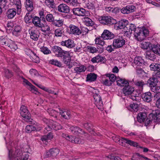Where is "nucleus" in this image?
<instances>
[{"label": "nucleus", "instance_id": "obj_15", "mask_svg": "<svg viewBox=\"0 0 160 160\" xmlns=\"http://www.w3.org/2000/svg\"><path fill=\"white\" fill-rule=\"evenodd\" d=\"M69 28L70 34L76 35H79L80 34V30L77 26L73 24H70Z\"/></svg>", "mask_w": 160, "mask_h": 160}, {"label": "nucleus", "instance_id": "obj_25", "mask_svg": "<svg viewBox=\"0 0 160 160\" xmlns=\"http://www.w3.org/2000/svg\"><path fill=\"white\" fill-rule=\"evenodd\" d=\"M17 13L16 10L15 8H12L8 9L7 12V16L9 19L13 18Z\"/></svg>", "mask_w": 160, "mask_h": 160}, {"label": "nucleus", "instance_id": "obj_26", "mask_svg": "<svg viewBox=\"0 0 160 160\" xmlns=\"http://www.w3.org/2000/svg\"><path fill=\"white\" fill-rule=\"evenodd\" d=\"M128 21L127 20H121L118 22L117 27L119 29H124L125 30V28L127 27V25L128 24Z\"/></svg>", "mask_w": 160, "mask_h": 160}, {"label": "nucleus", "instance_id": "obj_42", "mask_svg": "<svg viewBox=\"0 0 160 160\" xmlns=\"http://www.w3.org/2000/svg\"><path fill=\"white\" fill-rule=\"evenodd\" d=\"M4 76L8 79L11 78L13 76L12 72L8 69H4Z\"/></svg>", "mask_w": 160, "mask_h": 160}, {"label": "nucleus", "instance_id": "obj_13", "mask_svg": "<svg viewBox=\"0 0 160 160\" xmlns=\"http://www.w3.org/2000/svg\"><path fill=\"white\" fill-rule=\"evenodd\" d=\"M144 62L142 57H136L134 59L133 66L136 68L142 66L144 65Z\"/></svg>", "mask_w": 160, "mask_h": 160}, {"label": "nucleus", "instance_id": "obj_29", "mask_svg": "<svg viewBox=\"0 0 160 160\" xmlns=\"http://www.w3.org/2000/svg\"><path fill=\"white\" fill-rule=\"evenodd\" d=\"M146 58L151 60H153L156 58V57L155 53L152 49L150 51H147L146 52Z\"/></svg>", "mask_w": 160, "mask_h": 160}, {"label": "nucleus", "instance_id": "obj_1", "mask_svg": "<svg viewBox=\"0 0 160 160\" xmlns=\"http://www.w3.org/2000/svg\"><path fill=\"white\" fill-rule=\"evenodd\" d=\"M8 157L10 160H28L29 155L27 152H23L20 149H17L14 152L10 150L9 151Z\"/></svg>", "mask_w": 160, "mask_h": 160}, {"label": "nucleus", "instance_id": "obj_53", "mask_svg": "<svg viewBox=\"0 0 160 160\" xmlns=\"http://www.w3.org/2000/svg\"><path fill=\"white\" fill-rule=\"evenodd\" d=\"M134 34L135 37H136L137 36L141 34V33L143 32L139 28H136V29L134 30Z\"/></svg>", "mask_w": 160, "mask_h": 160}, {"label": "nucleus", "instance_id": "obj_52", "mask_svg": "<svg viewBox=\"0 0 160 160\" xmlns=\"http://www.w3.org/2000/svg\"><path fill=\"white\" fill-rule=\"evenodd\" d=\"M30 58L32 62H34L38 63L40 62L39 58L37 56H31Z\"/></svg>", "mask_w": 160, "mask_h": 160}, {"label": "nucleus", "instance_id": "obj_46", "mask_svg": "<svg viewBox=\"0 0 160 160\" xmlns=\"http://www.w3.org/2000/svg\"><path fill=\"white\" fill-rule=\"evenodd\" d=\"M45 4L49 8H54V2L53 0H46Z\"/></svg>", "mask_w": 160, "mask_h": 160}, {"label": "nucleus", "instance_id": "obj_63", "mask_svg": "<svg viewBox=\"0 0 160 160\" xmlns=\"http://www.w3.org/2000/svg\"><path fill=\"white\" fill-rule=\"evenodd\" d=\"M135 83L136 85L141 88H142L144 84V82L142 81H136Z\"/></svg>", "mask_w": 160, "mask_h": 160}, {"label": "nucleus", "instance_id": "obj_62", "mask_svg": "<svg viewBox=\"0 0 160 160\" xmlns=\"http://www.w3.org/2000/svg\"><path fill=\"white\" fill-rule=\"evenodd\" d=\"M130 13L132 12H134L136 10L135 7L132 5H128L127 6Z\"/></svg>", "mask_w": 160, "mask_h": 160}, {"label": "nucleus", "instance_id": "obj_41", "mask_svg": "<svg viewBox=\"0 0 160 160\" xmlns=\"http://www.w3.org/2000/svg\"><path fill=\"white\" fill-rule=\"evenodd\" d=\"M155 54L160 56V46L154 45L152 48Z\"/></svg>", "mask_w": 160, "mask_h": 160}, {"label": "nucleus", "instance_id": "obj_38", "mask_svg": "<svg viewBox=\"0 0 160 160\" xmlns=\"http://www.w3.org/2000/svg\"><path fill=\"white\" fill-rule=\"evenodd\" d=\"M22 30L21 27L20 26H16L15 27L12 33L14 35L17 36L21 32Z\"/></svg>", "mask_w": 160, "mask_h": 160}, {"label": "nucleus", "instance_id": "obj_3", "mask_svg": "<svg viewBox=\"0 0 160 160\" xmlns=\"http://www.w3.org/2000/svg\"><path fill=\"white\" fill-rule=\"evenodd\" d=\"M93 96L95 105L99 109L102 111L103 109V103L99 91H95L93 93Z\"/></svg>", "mask_w": 160, "mask_h": 160}, {"label": "nucleus", "instance_id": "obj_10", "mask_svg": "<svg viewBox=\"0 0 160 160\" xmlns=\"http://www.w3.org/2000/svg\"><path fill=\"white\" fill-rule=\"evenodd\" d=\"M59 126L58 124L56 125V123L52 124V122H51L49 124L45 126L44 132L45 133H47L48 131H51L52 129L57 130L59 129Z\"/></svg>", "mask_w": 160, "mask_h": 160}, {"label": "nucleus", "instance_id": "obj_49", "mask_svg": "<svg viewBox=\"0 0 160 160\" xmlns=\"http://www.w3.org/2000/svg\"><path fill=\"white\" fill-rule=\"evenodd\" d=\"M86 7L89 9H93L95 8V5L94 4V2L89 1L86 4Z\"/></svg>", "mask_w": 160, "mask_h": 160}, {"label": "nucleus", "instance_id": "obj_56", "mask_svg": "<svg viewBox=\"0 0 160 160\" xmlns=\"http://www.w3.org/2000/svg\"><path fill=\"white\" fill-rule=\"evenodd\" d=\"M68 2L70 5L73 6H77L79 4L78 0H70Z\"/></svg>", "mask_w": 160, "mask_h": 160}, {"label": "nucleus", "instance_id": "obj_7", "mask_svg": "<svg viewBox=\"0 0 160 160\" xmlns=\"http://www.w3.org/2000/svg\"><path fill=\"white\" fill-rule=\"evenodd\" d=\"M125 43V41L122 37H119L113 40L112 44L116 48H119L123 46Z\"/></svg>", "mask_w": 160, "mask_h": 160}, {"label": "nucleus", "instance_id": "obj_44", "mask_svg": "<svg viewBox=\"0 0 160 160\" xmlns=\"http://www.w3.org/2000/svg\"><path fill=\"white\" fill-rule=\"evenodd\" d=\"M36 130V128L32 125H28L26 126L25 130L27 133L31 132L32 131Z\"/></svg>", "mask_w": 160, "mask_h": 160}, {"label": "nucleus", "instance_id": "obj_22", "mask_svg": "<svg viewBox=\"0 0 160 160\" xmlns=\"http://www.w3.org/2000/svg\"><path fill=\"white\" fill-rule=\"evenodd\" d=\"M117 85L121 87H124L128 85L129 83L127 80L124 79L118 78H117Z\"/></svg>", "mask_w": 160, "mask_h": 160}, {"label": "nucleus", "instance_id": "obj_32", "mask_svg": "<svg viewBox=\"0 0 160 160\" xmlns=\"http://www.w3.org/2000/svg\"><path fill=\"white\" fill-rule=\"evenodd\" d=\"M97 78V75L94 73H90L87 75V81L90 82L95 81Z\"/></svg>", "mask_w": 160, "mask_h": 160}, {"label": "nucleus", "instance_id": "obj_59", "mask_svg": "<svg viewBox=\"0 0 160 160\" xmlns=\"http://www.w3.org/2000/svg\"><path fill=\"white\" fill-rule=\"evenodd\" d=\"M74 143H75L82 144L84 143V141L82 140H81L78 137H76L74 138Z\"/></svg>", "mask_w": 160, "mask_h": 160}, {"label": "nucleus", "instance_id": "obj_30", "mask_svg": "<svg viewBox=\"0 0 160 160\" xmlns=\"http://www.w3.org/2000/svg\"><path fill=\"white\" fill-rule=\"evenodd\" d=\"M147 117L146 113L140 112L138 114L137 118L138 121L141 123L144 122Z\"/></svg>", "mask_w": 160, "mask_h": 160}, {"label": "nucleus", "instance_id": "obj_17", "mask_svg": "<svg viewBox=\"0 0 160 160\" xmlns=\"http://www.w3.org/2000/svg\"><path fill=\"white\" fill-rule=\"evenodd\" d=\"M87 49L88 52L92 53L97 52L101 53L104 51L103 48V47H100L99 48L98 47L96 48L95 47L91 46H88Z\"/></svg>", "mask_w": 160, "mask_h": 160}, {"label": "nucleus", "instance_id": "obj_24", "mask_svg": "<svg viewBox=\"0 0 160 160\" xmlns=\"http://www.w3.org/2000/svg\"><path fill=\"white\" fill-rule=\"evenodd\" d=\"M136 29V27L135 25L132 24H128L127 27L125 28V33L128 32L129 34H131Z\"/></svg>", "mask_w": 160, "mask_h": 160}, {"label": "nucleus", "instance_id": "obj_39", "mask_svg": "<svg viewBox=\"0 0 160 160\" xmlns=\"http://www.w3.org/2000/svg\"><path fill=\"white\" fill-rule=\"evenodd\" d=\"M95 44L101 45V47H103V46L105 44V42L101 38H96L95 40Z\"/></svg>", "mask_w": 160, "mask_h": 160}, {"label": "nucleus", "instance_id": "obj_36", "mask_svg": "<svg viewBox=\"0 0 160 160\" xmlns=\"http://www.w3.org/2000/svg\"><path fill=\"white\" fill-rule=\"evenodd\" d=\"M69 12V8L66 4H61V12L68 13Z\"/></svg>", "mask_w": 160, "mask_h": 160}, {"label": "nucleus", "instance_id": "obj_4", "mask_svg": "<svg viewBox=\"0 0 160 160\" xmlns=\"http://www.w3.org/2000/svg\"><path fill=\"white\" fill-rule=\"evenodd\" d=\"M101 23L107 25H112L117 23L116 20L110 16H102L99 18Z\"/></svg>", "mask_w": 160, "mask_h": 160}, {"label": "nucleus", "instance_id": "obj_55", "mask_svg": "<svg viewBox=\"0 0 160 160\" xmlns=\"http://www.w3.org/2000/svg\"><path fill=\"white\" fill-rule=\"evenodd\" d=\"M136 37L138 41H141L144 40L145 38V36L143 32L141 33V34L137 36Z\"/></svg>", "mask_w": 160, "mask_h": 160}, {"label": "nucleus", "instance_id": "obj_51", "mask_svg": "<svg viewBox=\"0 0 160 160\" xmlns=\"http://www.w3.org/2000/svg\"><path fill=\"white\" fill-rule=\"evenodd\" d=\"M150 43L148 42L143 41L141 44V47L143 49H147L149 47Z\"/></svg>", "mask_w": 160, "mask_h": 160}, {"label": "nucleus", "instance_id": "obj_19", "mask_svg": "<svg viewBox=\"0 0 160 160\" xmlns=\"http://www.w3.org/2000/svg\"><path fill=\"white\" fill-rule=\"evenodd\" d=\"M41 20L39 17L35 16L32 19V22L35 26L39 28H42L43 25L41 23Z\"/></svg>", "mask_w": 160, "mask_h": 160}, {"label": "nucleus", "instance_id": "obj_27", "mask_svg": "<svg viewBox=\"0 0 160 160\" xmlns=\"http://www.w3.org/2000/svg\"><path fill=\"white\" fill-rule=\"evenodd\" d=\"M147 82L149 85V86L150 88L152 87V86H155L158 83V79L155 78L153 75L152 77L150 78L148 80Z\"/></svg>", "mask_w": 160, "mask_h": 160}, {"label": "nucleus", "instance_id": "obj_6", "mask_svg": "<svg viewBox=\"0 0 160 160\" xmlns=\"http://www.w3.org/2000/svg\"><path fill=\"white\" fill-rule=\"evenodd\" d=\"M28 32L31 39L35 41L38 40L40 33L36 28H31L29 29Z\"/></svg>", "mask_w": 160, "mask_h": 160}, {"label": "nucleus", "instance_id": "obj_12", "mask_svg": "<svg viewBox=\"0 0 160 160\" xmlns=\"http://www.w3.org/2000/svg\"><path fill=\"white\" fill-rule=\"evenodd\" d=\"M149 117L153 119L154 122H159L160 120V110H156L154 113H150L149 115Z\"/></svg>", "mask_w": 160, "mask_h": 160}, {"label": "nucleus", "instance_id": "obj_28", "mask_svg": "<svg viewBox=\"0 0 160 160\" xmlns=\"http://www.w3.org/2000/svg\"><path fill=\"white\" fill-rule=\"evenodd\" d=\"M25 7L27 10L29 12L32 11L33 9L32 0H26Z\"/></svg>", "mask_w": 160, "mask_h": 160}, {"label": "nucleus", "instance_id": "obj_8", "mask_svg": "<svg viewBox=\"0 0 160 160\" xmlns=\"http://www.w3.org/2000/svg\"><path fill=\"white\" fill-rule=\"evenodd\" d=\"M70 130L73 134L76 135L80 136L85 133L82 129L76 126H72L70 128Z\"/></svg>", "mask_w": 160, "mask_h": 160}, {"label": "nucleus", "instance_id": "obj_43", "mask_svg": "<svg viewBox=\"0 0 160 160\" xmlns=\"http://www.w3.org/2000/svg\"><path fill=\"white\" fill-rule=\"evenodd\" d=\"M83 126L88 131L90 132L93 130V125H92L89 122H87L84 123L83 124Z\"/></svg>", "mask_w": 160, "mask_h": 160}, {"label": "nucleus", "instance_id": "obj_20", "mask_svg": "<svg viewBox=\"0 0 160 160\" xmlns=\"http://www.w3.org/2000/svg\"><path fill=\"white\" fill-rule=\"evenodd\" d=\"M106 60V59L104 57L99 55L92 58L91 60L93 63L96 62L104 63Z\"/></svg>", "mask_w": 160, "mask_h": 160}, {"label": "nucleus", "instance_id": "obj_18", "mask_svg": "<svg viewBox=\"0 0 160 160\" xmlns=\"http://www.w3.org/2000/svg\"><path fill=\"white\" fill-rule=\"evenodd\" d=\"M134 88L132 86L128 85L124 87L122 89V91L125 95L131 94L134 92Z\"/></svg>", "mask_w": 160, "mask_h": 160}, {"label": "nucleus", "instance_id": "obj_57", "mask_svg": "<svg viewBox=\"0 0 160 160\" xmlns=\"http://www.w3.org/2000/svg\"><path fill=\"white\" fill-rule=\"evenodd\" d=\"M121 12L123 14H128L130 13L127 6L123 7L121 10Z\"/></svg>", "mask_w": 160, "mask_h": 160}, {"label": "nucleus", "instance_id": "obj_35", "mask_svg": "<svg viewBox=\"0 0 160 160\" xmlns=\"http://www.w3.org/2000/svg\"><path fill=\"white\" fill-rule=\"evenodd\" d=\"M151 91L154 93L160 92V82L150 88Z\"/></svg>", "mask_w": 160, "mask_h": 160}, {"label": "nucleus", "instance_id": "obj_60", "mask_svg": "<svg viewBox=\"0 0 160 160\" xmlns=\"http://www.w3.org/2000/svg\"><path fill=\"white\" fill-rule=\"evenodd\" d=\"M116 48L114 46L113 44L112 45H108L106 48L107 50L109 52H111L114 51V49Z\"/></svg>", "mask_w": 160, "mask_h": 160}, {"label": "nucleus", "instance_id": "obj_34", "mask_svg": "<svg viewBox=\"0 0 160 160\" xmlns=\"http://www.w3.org/2000/svg\"><path fill=\"white\" fill-rule=\"evenodd\" d=\"M51 50L55 54L56 56L58 57H60V47L57 46H54L52 48Z\"/></svg>", "mask_w": 160, "mask_h": 160}, {"label": "nucleus", "instance_id": "obj_2", "mask_svg": "<svg viewBox=\"0 0 160 160\" xmlns=\"http://www.w3.org/2000/svg\"><path fill=\"white\" fill-rule=\"evenodd\" d=\"M112 138L114 142L123 146L125 147L127 143L134 147L141 148L138 145L137 142L125 138H122L121 139H120L118 136H114L112 137Z\"/></svg>", "mask_w": 160, "mask_h": 160}, {"label": "nucleus", "instance_id": "obj_33", "mask_svg": "<svg viewBox=\"0 0 160 160\" xmlns=\"http://www.w3.org/2000/svg\"><path fill=\"white\" fill-rule=\"evenodd\" d=\"M128 108L131 112H137L139 109V106L138 104L133 103L128 106Z\"/></svg>", "mask_w": 160, "mask_h": 160}, {"label": "nucleus", "instance_id": "obj_64", "mask_svg": "<svg viewBox=\"0 0 160 160\" xmlns=\"http://www.w3.org/2000/svg\"><path fill=\"white\" fill-rule=\"evenodd\" d=\"M41 30L42 32H44L47 31L50 32V27L47 25L44 26L43 28H42Z\"/></svg>", "mask_w": 160, "mask_h": 160}, {"label": "nucleus", "instance_id": "obj_50", "mask_svg": "<svg viewBox=\"0 0 160 160\" xmlns=\"http://www.w3.org/2000/svg\"><path fill=\"white\" fill-rule=\"evenodd\" d=\"M9 47L12 51H14L18 48L17 45L14 42H11L8 45Z\"/></svg>", "mask_w": 160, "mask_h": 160}, {"label": "nucleus", "instance_id": "obj_5", "mask_svg": "<svg viewBox=\"0 0 160 160\" xmlns=\"http://www.w3.org/2000/svg\"><path fill=\"white\" fill-rule=\"evenodd\" d=\"M20 111L21 115L25 118L26 121L31 122L30 120L31 119V115L26 107L23 105L22 106L20 109Z\"/></svg>", "mask_w": 160, "mask_h": 160}, {"label": "nucleus", "instance_id": "obj_45", "mask_svg": "<svg viewBox=\"0 0 160 160\" xmlns=\"http://www.w3.org/2000/svg\"><path fill=\"white\" fill-rule=\"evenodd\" d=\"M106 76L109 78V79L112 82H113L115 81L116 80H117V78L116 76L113 74L108 73L105 75Z\"/></svg>", "mask_w": 160, "mask_h": 160}, {"label": "nucleus", "instance_id": "obj_14", "mask_svg": "<svg viewBox=\"0 0 160 160\" xmlns=\"http://www.w3.org/2000/svg\"><path fill=\"white\" fill-rule=\"evenodd\" d=\"M114 37V34L107 30H104L101 35V37L104 40L111 39Z\"/></svg>", "mask_w": 160, "mask_h": 160}, {"label": "nucleus", "instance_id": "obj_47", "mask_svg": "<svg viewBox=\"0 0 160 160\" xmlns=\"http://www.w3.org/2000/svg\"><path fill=\"white\" fill-rule=\"evenodd\" d=\"M32 18V14L30 13H27L24 18L25 21L27 23H29Z\"/></svg>", "mask_w": 160, "mask_h": 160}, {"label": "nucleus", "instance_id": "obj_48", "mask_svg": "<svg viewBox=\"0 0 160 160\" xmlns=\"http://www.w3.org/2000/svg\"><path fill=\"white\" fill-rule=\"evenodd\" d=\"M40 51L45 54H48L51 53V51L47 47H42L40 48Z\"/></svg>", "mask_w": 160, "mask_h": 160}, {"label": "nucleus", "instance_id": "obj_23", "mask_svg": "<svg viewBox=\"0 0 160 160\" xmlns=\"http://www.w3.org/2000/svg\"><path fill=\"white\" fill-rule=\"evenodd\" d=\"M61 115L63 118L67 120L69 119L71 116L70 112L64 109L61 110Z\"/></svg>", "mask_w": 160, "mask_h": 160}, {"label": "nucleus", "instance_id": "obj_16", "mask_svg": "<svg viewBox=\"0 0 160 160\" xmlns=\"http://www.w3.org/2000/svg\"><path fill=\"white\" fill-rule=\"evenodd\" d=\"M61 44L70 48H72L75 46V44L73 41L71 39H68V40L62 41L61 42Z\"/></svg>", "mask_w": 160, "mask_h": 160}, {"label": "nucleus", "instance_id": "obj_37", "mask_svg": "<svg viewBox=\"0 0 160 160\" xmlns=\"http://www.w3.org/2000/svg\"><path fill=\"white\" fill-rule=\"evenodd\" d=\"M86 70V68L83 65H81L79 67H76L74 68V70L76 73H79L81 72H84Z\"/></svg>", "mask_w": 160, "mask_h": 160}, {"label": "nucleus", "instance_id": "obj_9", "mask_svg": "<svg viewBox=\"0 0 160 160\" xmlns=\"http://www.w3.org/2000/svg\"><path fill=\"white\" fill-rule=\"evenodd\" d=\"M73 12L75 15L79 16H84L86 15L88 11L82 8H75L73 9Z\"/></svg>", "mask_w": 160, "mask_h": 160}, {"label": "nucleus", "instance_id": "obj_58", "mask_svg": "<svg viewBox=\"0 0 160 160\" xmlns=\"http://www.w3.org/2000/svg\"><path fill=\"white\" fill-rule=\"evenodd\" d=\"M46 19L48 21L52 22L54 20V18L52 14H48L46 17Z\"/></svg>", "mask_w": 160, "mask_h": 160}, {"label": "nucleus", "instance_id": "obj_11", "mask_svg": "<svg viewBox=\"0 0 160 160\" xmlns=\"http://www.w3.org/2000/svg\"><path fill=\"white\" fill-rule=\"evenodd\" d=\"M61 58L65 63H67L70 60V57L68 52L62 50L61 48Z\"/></svg>", "mask_w": 160, "mask_h": 160}, {"label": "nucleus", "instance_id": "obj_40", "mask_svg": "<svg viewBox=\"0 0 160 160\" xmlns=\"http://www.w3.org/2000/svg\"><path fill=\"white\" fill-rule=\"evenodd\" d=\"M51 157H55L59 153L60 150L59 149L55 148L51 149Z\"/></svg>", "mask_w": 160, "mask_h": 160}, {"label": "nucleus", "instance_id": "obj_21", "mask_svg": "<svg viewBox=\"0 0 160 160\" xmlns=\"http://www.w3.org/2000/svg\"><path fill=\"white\" fill-rule=\"evenodd\" d=\"M143 100L145 102H149L152 101V96L150 92H147L142 95Z\"/></svg>", "mask_w": 160, "mask_h": 160}, {"label": "nucleus", "instance_id": "obj_31", "mask_svg": "<svg viewBox=\"0 0 160 160\" xmlns=\"http://www.w3.org/2000/svg\"><path fill=\"white\" fill-rule=\"evenodd\" d=\"M85 24L88 26H92L94 24V22L89 18L85 17L82 19Z\"/></svg>", "mask_w": 160, "mask_h": 160}, {"label": "nucleus", "instance_id": "obj_54", "mask_svg": "<svg viewBox=\"0 0 160 160\" xmlns=\"http://www.w3.org/2000/svg\"><path fill=\"white\" fill-rule=\"evenodd\" d=\"M66 64L68 66V67L69 68H71L73 66H77V63L75 62H71V59Z\"/></svg>", "mask_w": 160, "mask_h": 160}, {"label": "nucleus", "instance_id": "obj_61", "mask_svg": "<svg viewBox=\"0 0 160 160\" xmlns=\"http://www.w3.org/2000/svg\"><path fill=\"white\" fill-rule=\"evenodd\" d=\"M88 30L87 28L83 27L80 30V34L82 33L83 35H86L88 33Z\"/></svg>", "mask_w": 160, "mask_h": 160}]
</instances>
